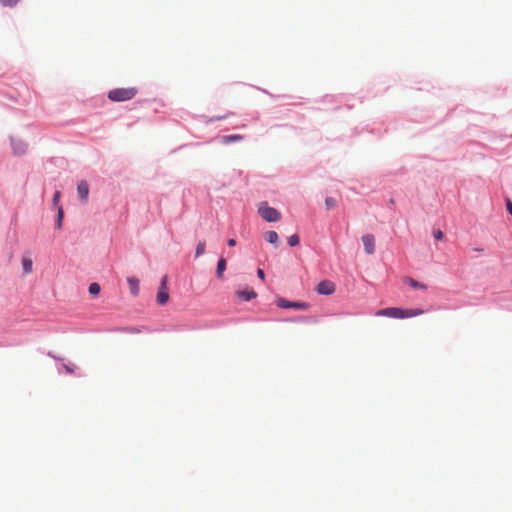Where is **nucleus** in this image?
<instances>
[{
  "label": "nucleus",
  "mask_w": 512,
  "mask_h": 512,
  "mask_svg": "<svg viewBox=\"0 0 512 512\" xmlns=\"http://www.w3.org/2000/svg\"><path fill=\"white\" fill-rule=\"evenodd\" d=\"M424 313L421 308L415 309H401L397 307H389L385 309L378 310L376 312V316H386L391 318H411L420 316Z\"/></svg>",
  "instance_id": "f257e3e1"
},
{
  "label": "nucleus",
  "mask_w": 512,
  "mask_h": 512,
  "mask_svg": "<svg viewBox=\"0 0 512 512\" xmlns=\"http://www.w3.org/2000/svg\"><path fill=\"white\" fill-rule=\"evenodd\" d=\"M137 93L136 87L115 88L108 92V98L114 102H123L133 99Z\"/></svg>",
  "instance_id": "f03ea898"
},
{
  "label": "nucleus",
  "mask_w": 512,
  "mask_h": 512,
  "mask_svg": "<svg viewBox=\"0 0 512 512\" xmlns=\"http://www.w3.org/2000/svg\"><path fill=\"white\" fill-rule=\"evenodd\" d=\"M258 213L267 222H277L281 219V213L275 208L268 206L266 202L260 204Z\"/></svg>",
  "instance_id": "7ed1b4c3"
},
{
  "label": "nucleus",
  "mask_w": 512,
  "mask_h": 512,
  "mask_svg": "<svg viewBox=\"0 0 512 512\" xmlns=\"http://www.w3.org/2000/svg\"><path fill=\"white\" fill-rule=\"evenodd\" d=\"M169 300V291L167 286V276L161 279L160 287L157 293V303L159 305H165Z\"/></svg>",
  "instance_id": "20e7f679"
},
{
  "label": "nucleus",
  "mask_w": 512,
  "mask_h": 512,
  "mask_svg": "<svg viewBox=\"0 0 512 512\" xmlns=\"http://www.w3.org/2000/svg\"><path fill=\"white\" fill-rule=\"evenodd\" d=\"M277 306L280 308H294L298 310H306L308 308V304L305 302H291L284 298H279L277 300Z\"/></svg>",
  "instance_id": "39448f33"
},
{
  "label": "nucleus",
  "mask_w": 512,
  "mask_h": 512,
  "mask_svg": "<svg viewBox=\"0 0 512 512\" xmlns=\"http://www.w3.org/2000/svg\"><path fill=\"white\" fill-rule=\"evenodd\" d=\"M316 291L321 295H331L335 291V285L329 280H323L317 285Z\"/></svg>",
  "instance_id": "423d86ee"
},
{
  "label": "nucleus",
  "mask_w": 512,
  "mask_h": 512,
  "mask_svg": "<svg viewBox=\"0 0 512 512\" xmlns=\"http://www.w3.org/2000/svg\"><path fill=\"white\" fill-rule=\"evenodd\" d=\"M362 242L365 248V252L368 255H372L375 252V238L372 234H365L362 236Z\"/></svg>",
  "instance_id": "0eeeda50"
},
{
  "label": "nucleus",
  "mask_w": 512,
  "mask_h": 512,
  "mask_svg": "<svg viewBox=\"0 0 512 512\" xmlns=\"http://www.w3.org/2000/svg\"><path fill=\"white\" fill-rule=\"evenodd\" d=\"M77 193L82 203H87L89 196V185L87 181L82 180L77 186Z\"/></svg>",
  "instance_id": "6e6552de"
},
{
  "label": "nucleus",
  "mask_w": 512,
  "mask_h": 512,
  "mask_svg": "<svg viewBox=\"0 0 512 512\" xmlns=\"http://www.w3.org/2000/svg\"><path fill=\"white\" fill-rule=\"evenodd\" d=\"M127 282L132 295L137 296L139 293V280L135 277H128Z\"/></svg>",
  "instance_id": "1a4fd4ad"
},
{
  "label": "nucleus",
  "mask_w": 512,
  "mask_h": 512,
  "mask_svg": "<svg viewBox=\"0 0 512 512\" xmlns=\"http://www.w3.org/2000/svg\"><path fill=\"white\" fill-rule=\"evenodd\" d=\"M265 239L272 245H274L275 247H278L279 246V236L277 234V232L275 231H267L265 233Z\"/></svg>",
  "instance_id": "9d476101"
},
{
  "label": "nucleus",
  "mask_w": 512,
  "mask_h": 512,
  "mask_svg": "<svg viewBox=\"0 0 512 512\" xmlns=\"http://www.w3.org/2000/svg\"><path fill=\"white\" fill-rule=\"evenodd\" d=\"M404 282L407 283L409 286H411L412 288L414 289H421V290H426L427 289V286L421 282H418L416 280H414L413 278H410V277H406L404 279Z\"/></svg>",
  "instance_id": "9b49d317"
},
{
  "label": "nucleus",
  "mask_w": 512,
  "mask_h": 512,
  "mask_svg": "<svg viewBox=\"0 0 512 512\" xmlns=\"http://www.w3.org/2000/svg\"><path fill=\"white\" fill-rule=\"evenodd\" d=\"M237 296L245 301H250L251 299L257 296L256 292L253 290L250 291H238Z\"/></svg>",
  "instance_id": "f8f14e48"
},
{
  "label": "nucleus",
  "mask_w": 512,
  "mask_h": 512,
  "mask_svg": "<svg viewBox=\"0 0 512 512\" xmlns=\"http://www.w3.org/2000/svg\"><path fill=\"white\" fill-rule=\"evenodd\" d=\"M225 269H226V260H225V258L221 257L218 260L217 270H216V274L219 279L223 278V273H224Z\"/></svg>",
  "instance_id": "ddd939ff"
},
{
  "label": "nucleus",
  "mask_w": 512,
  "mask_h": 512,
  "mask_svg": "<svg viewBox=\"0 0 512 512\" xmlns=\"http://www.w3.org/2000/svg\"><path fill=\"white\" fill-rule=\"evenodd\" d=\"M22 267L25 274H30L33 271V262L28 257H23Z\"/></svg>",
  "instance_id": "4468645a"
},
{
  "label": "nucleus",
  "mask_w": 512,
  "mask_h": 512,
  "mask_svg": "<svg viewBox=\"0 0 512 512\" xmlns=\"http://www.w3.org/2000/svg\"><path fill=\"white\" fill-rule=\"evenodd\" d=\"M242 139H243V136L239 135V134L225 135L222 137L221 142L223 144H229L231 142L241 141Z\"/></svg>",
  "instance_id": "2eb2a0df"
},
{
  "label": "nucleus",
  "mask_w": 512,
  "mask_h": 512,
  "mask_svg": "<svg viewBox=\"0 0 512 512\" xmlns=\"http://www.w3.org/2000/svg\"><path fill=\"white\" fill-rule=\"evenodd\" d=\"M57 220H56V226L58 229H61L62 228V221H63V217H64V211H63V208L62 206H58V209H57Z\"/></svg>",
  "instance_id": "dca6fc26"
},
{
  "label": "nucleus",
  "mask_w": 512,
  "mask_h": 512,
  "mask_svg": "<svg viewBox=\"0 0 512 512\" xmlns=\"http://www.w3.org/2000/svg\"><path fill=\"white\" fill-rule=\"evenodd\" d=\"M206 244L204 241H200L196 246L195 256L199 257L205 253Z\"/></svg>",
  "instance_id": "f3484780"
},
{
  "label": "nucleus",
  "mask_w": 512,
  "mask_h": 512,
  "mask_svg": "<svg viewBox=\"0 0 512 512\" xmlns=\"http://www.w3.org/2000/svg\"><path fill=\"white\" fill-rule=\"evenodd\" d=\"M325 206L328 210L334 209L337 206V200L333 197H327L325 200Z\"/></svg>",
  "instance_id": "a211bd4d"
},
{
  "label": "nucleus",
  "mask_w": 512,
  "mask_h": 512,
  "mask_svg": "<svg viewBox=\"0 0 512 512\" xmlns=\"http://www.w3.org/2000/svg\"><path fill=\"white\" fill-rule=\"evenodd\" d=\"M100 290H101V288L98 283H92L89 286V293L91 295H94V296L98 295L100 293Z\"/></svg>",
  "instance_id": "6ab92c4d"
},
{
  "label": "nucleus",
  "mask_w": 512,
  "mask_h": 512,
  "mask_svg": "<svg viewBox=\"0 0 512 512\" xmlns=\"http://www.w3.org/2000/svg\"><path fill=\"white\" fill-rule=\"evenodd\" d=\"M300 242L299 236L297 234H293L288 238V244L292 247L297 246Z\"/></svg>",
  "instance_id": "aec40b11"
},
{
  "label": "nucleus",
  "mask_w": 512,
  "mask_h": 512,
  "mask_svg": "<svg viewBox=\"0 0 512 512\" xmlns=\"http://www.w3.org/2000/svg\"><path fill=\"white\" fill-rule=\"evenodd\" d=\"M20 0H0V3L3 5V6H9V7H12V6H15Z\"/></svg>",
  "instance_id": "412c9836"
},
{
  "label": "nucleus",
  "mask_w": 512,
  "mask_h": 512,
  "mask_svg": "<svg viewBox=\"0 0 512 512\" xmlns=\"http://www.w3.org/2000/svg\"><path fill=\"white\" fill-rule=\"evenodd\" d=\"M433 235H434V238H435L437 241H441V240H443V238H444V234H443V232H442L441 230H435V231L433 232Z\"/></svg>",
  "instance_id": "4be33fe9"
},
{
  "label": "nucleus",
  "mask_w": 512,
  "mask_h": 512,
  "mask_svg": "<svg viewBox=\"0 0 512 512\" xmlns=\"http://www.w3.org/2000/svg\"><path fill=\"white\" fill-rule=\"evenodd\" d=\"M506 208L509 214L512 216V201L509 198L506 199Z\"/></svg>",
  "instance_id": "5701e85b"
},
{
  "label": "nucleus",
  "mask_w": 512,
  "mask_h": 512,
  "mask_svg": "<svg viewBox=\"0 0 512 512\" xmlns=\"http://www.w3.org/2000/svg\"><path fill=\"white\" fill-rule=\"evenodd\" d=\"M60 191H56L54 196H53V204L54 205H57L58 202H59V199H60Z\"/></svg>",
  "instance_id": "b1692460"
},
{
  "label": "nucleus",
  "mask_w": 512,
  "mask_h": 512,
  "mask_svg": "<svg viewBox=\"0 0 512 512\" xmlns=\"http://www.w3.org/2000/svg\"><path fill=\"white\" fill-rule=\"evenodd\" d=\"M14 150H15L16 154H22L25 152V147H24V145H21L20 147H17V148L14 147Z\"/></svg>",
  "instance_id": "393cba45"
},
{
  "label": "nucleus",
  "mask_w": 512,
  "mask_h": 512,
  "mask_svg": "<svg viewBox=\"0 0 512 512\" xmlns=\"http://www.w3.org/2000/svg\"><path fill=\"white\" fill-rule=\"evenodd\" d=\"M257 275L260 279L264 280L265 279V274H264V271L262 269H258L257 270Z\"/></svg>",
  "instance_id": "a878e982"
},
{
  "label": "nucleus",
  "mask_w": 512,
  "mask_h": 512,
  "mask_svg": "<svg viewBox=\"0 0 512 512\" xmlns=\"http://www.w3.org/2000/svg\"><path fill=\"white\" fill-rule=\"evenodd\" d=\"M228 246L233 247L236 245V240L231 238L227 241Z\"/></svg>",
  "instance_id": "bb28decb"
}]
</instances>
